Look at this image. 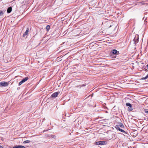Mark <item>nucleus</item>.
<instances>
[{
	"mask_svg": "<svg viewBox=\"0 0 148 148\" xmlns=\"http://www.w3.org/2000/svg\"><path fill=\"white\" fill-rule=\"evenodd\" d=\"M139 35L138 34H136L135 35V37L133 40V41L134 42V44L135 45L138 43L139 41Z\"/></svg>",
	"mask_w": 148,
	"mask_h": 148,
	"instance_id": "f257e3e1",
	"label": "nucleus"
},
{
	"mask_svg": "<svg viewBox=\"0 0 148 148\" xmlns=\"http://www.w3.org/2000/svg\"><path fill=\"white\" fill-rule=\"evenodd\" d=\"M9 84V82H0V86H4L6 87Z\"/></svg>",
	"mask_w": 148,
	"mask_h": 148,
	"instance_id": "f03ea898",
	"label": "nucleus"
},
{
	"mask_svg": "<svg viewBox=\"0 0 148 148\" xmlns=\"http://www.w3.org/2000/svg\"><path fill=\"white\" fill-rule=\"evenodd\" d=\"M107 143V142L106 141H101L96 142V144L102 145H106Z\"/></svg>",
	"mask_w": 148,
	"mask_h": 148,
	"instance_id": "7ed1b4c3",
	"label": "nucleus"
},
{
	"mask_svg": "<svg viewBox=\"0 0 148 148\" xmlns=\"http://www.w3.org/2000/svg\"><path fill=\"white\" fill-rule=\"evenodd\" d=\"M28 79L29 78L28 77H25L24 78L22 81L19 82L18 85L19 86H21L22 84L27 81Z\"/></svg>",
	"mask_w": 148,
	"mask_h": 148,
	"instance_id": "20e7f679",
	"label": "nucleus"
},
{
	"mask_svg": "<svg viewBox=\"0 0 148 148\" xmlns=\"http://www.w3.org/2000/svg\"><path fill=\"white\" fill-rule=\"evenodd\" d=\"M116 128L119 130V131H121V132L123 133H125V134H126V132L123 130H122L120 128V127H119V126L118 125H116L115 126Z\"/></svg>",
	"mask_w": 148,
	"mask_h": 148,
	"instance_id": "39448f33",
	"label": "nucleus"
},
{
	"mask_svg": "<svg viewBox=\"0 0 148 148\" xmlns=\"http://www.w3.org/2000/svg\"><path fill=\"white\" fill-rule=\"evenodd\" d=\"M60 93V92H56L53 93L51 95V96L52 97H56L58 96V95Z\"/></svg>",
	"mask_w": 148,
	"mask_h": 148,
	"instance_id": "423d86ee",
	"label": "nucleus"
},
{
	"mask_svg": "<svg viewBox=\"0 0 148 148\" xmlns=\"http://www.w3.org/2000/svg\"><path fill=\"white\" fill-rule=\"evenodd\" d=\"M13 148H25V147L22 145H16L13 147Z\"/></svg>",
	"mask_w": 148,
	"mask_h": 148,
	"instance_id": "0eeeda50",
	"label": "nucleus"
},
{
	"mask_svg": "<svg viewBox=\"0 0 148 148\" xmlns=\"http://www.w3.org/2000/svg\"><path fill=\"white\" fill-rule=\"evenodd\" d=\"M29 29L28 28H27L26 29V30L25 32L23 34V37H25L26 35L29 32Z\"/></svg>",
	"mask_w": 148,
	"mask_h": 148,
	"instance_id": "6e6552de",
	"label": "nucleus"
},
{
	"mask_svg": "<svg viewBox=\"0 0 148 148\" xmlns=\"http://www.w3.org/2000/svg\"><path fill=\"white\" fill-rule=\"evenodd\" d=\"M12 10V8L11 7L8 8L7 10V12L8 13H10Z\"/></svg>",
	"mask_w": 148,
	"mask_h": 148,
	"instance_id": "1a4fd4ad",
	"label": "nucleus"
},
{
	"mask_svg": "<svg viewBox=\"0 0 148 148\" xmlns=\"http://www.w3.org/2000/svg\"><path fill=\"white\" fill-rule=\"evenodd\" d=\"M119 126V127H121V128H124V126L122 123H119V125H118Z\"/></svg>",
	"mask_w": 148,
	"mask_h": 148,
	"instance_id": "9d476101",
	"label": "nucleus"
},
{
	"mask_svg": "<svg viewBox=\"0 0 148 148\" xmlns=\"http://www.w3.org/2000/svg\"><path fill=\"white\" fill-rule=\"evenodd\" d=\"M117 51L115 49L113 50L112 51V53L114 54H116L117 53Z\"/></svg>",
	"mask_w": 148,
	"mask_h": 148,
	"instance_id": "9b49d317",
	"label": "nucleus"
},
{
	"mask_svg": "<svg viewBox=\"0 0 148 148\" xmlns=\"http://www.w3.org/2000/svg\"><path fill=\"white\" fill-rule=\"evenodd\" d=\"M126 106H129L130 107H132L131 104L130 103H126Z\"/></svg>",
	"mask_w": 148,
	"mask_h": 148,
	"instance_id": "f8f14e48",
	"label": "nucleus"
},
{
	"mask_svg": "<svg viewBox=\"0 0 148 148\" xmlns=\"http://www.w3.org/2000/svg\"><path fill=\"white\" fill-rule=\"evenodd\" d=\"M30 142V141L29 140H27L23 142V143L24 144H26L27 143H29Z\"/></svg>",
	"mask_w": 148,
	"mask_h": 148,
	"instance_id": "ddd939ff",
	"label": "nucleus"
},
{
	"mask_svg": "<svg viewBox=\"0 0 148 148\" xmlns=\"http://www.w3.org/2000/svg\"><path fill=\"white\" fill-rule=\"evenodd\" d=\"M50 26L49 25H47L46 26V28L47 31H49L50 29Z\"/></svg>",
	"mask_w": 148,
	"mask_h": 148,
	"instance_id": "4468645a",
	"label": "nucleus"
},
{
	"mask_svg": "<svg viewBox=\"0 0 148 148\" xmlns=\"http://www.w3.org/2000/svg\"><path fill=\"white\" fill-rule=\"evenodd\" d=\"M133 109L132 107H130L128 108V111H131Z\"/></svg>",
	"mask_w": 148,
	"mask_h": 148,
	"instance_id": "2eb2a0df",
	"label": "nucleus"
},
{
	"mask_svg": "<svg viewBox=\"0 0 148 148\" xmlns=\"http://www.w3.org/2000/svg\"><path fill=\"white\" fill-rule=\"evenodd\" d=\"M148 77V75H147L145 77H143L142 79L143 80H145L147 79Z\"/></svg>",
	"mask_w": 148,
	"mask_h": 148,
	"instance_id": "dca6fc26",
	"label": "nucleus"
},
{
	"mask_svg": "<svg viewBox=\"0 0 148 148\" xmlns=\"http://www.w3.org/2000/svg\"><path fill=\"white\" fill-rule=\"evenodd\" d=\"M4 13L2 11H0V16H2L3 14Z\"/></svg>",
	"mask_w": 148,
	"mask_h": 148,
	"instance_id": "f3484780",
	"label": "nucleus"
},
{
	"mask_svg": "<svg viewBox=\"0 0 148 148\" xmlns=\"http://www.w3.org/2000/svg\"><path fill=\"white\" fill-rule=\"evenodd\" d=\"M145 113L148 114V109H146L145 110Z\"/></svg>",
	"mask_w": 148,
	"mask_h": 148,
	"instance_id": "a211bd4d",
	"label": "nucleus"
},
{
	"mask_svg": "<svg viewBox=\"0 0 148 148\" xmlns=\"http://www.w3.org/2000/svg\"><path fill=\"white\" fill-rule=\"evenodd\" d=\"M0 148H3V147L2 146H0Z\"/></svg>",
	"mask_w": 148,
	"mask_h": 148,
	"instance_id": "6ab92c4d",
	"label": "nucleus"
},
{
	"mask_svg": "<svg viewBox=\"0 0 148 148\" xmlns=\"http://www.w3.org/2000/svg\"><path fill=\"white\" fill-rule=\"evenodd\" d=\"M111 26V25H110V27H109V28H110V27Z\"/></svg>",
	"mask_w": 148,
	"mask_h": 148,
	"instance_id": "aec40b11",
	"label": "nucleus"
},
{
	"mask_svg": "<svg viewBox=\"0 0 148 148\" xmlns=\"http://www.w3.org/2000/svg\"><path fill=\"white\" fill-rule=\"evenodd\" d=\"M53 137H54V135H53Z\"/></svg>",
	"mask_w": 148,
	"mask_h": 148,
	"instance_id": "412c9836",
	"label": "nucleus"
}]
</instances>
